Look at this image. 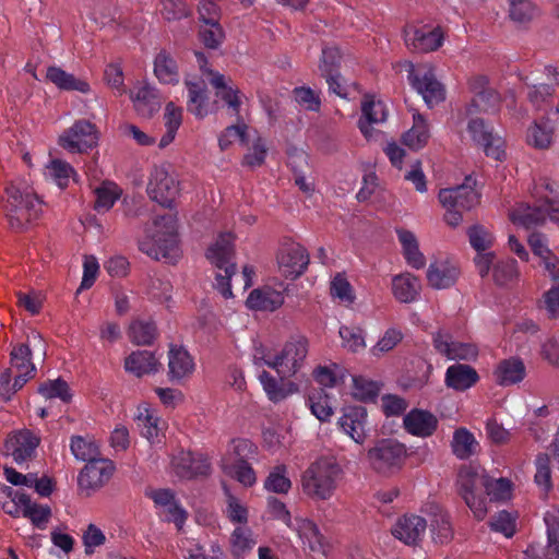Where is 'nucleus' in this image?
I'll use <instances>...</instances> for the list:
<instances>
[{
	"mask_svg": "<svg viewBox=\"0 0 559 559\" xmlns=\"http://www.w3.org/2000/svg\"><path fill=\"white\" fill-rule=\"evenodd\" d=\"M534 206L518 204L509 213V218L519 228L530 229L547 219L559 222V183L545 181L536 188Z\"/></svg>",
	"mask_w": 559,
	"mask_h": 559,
	"instance_id": "1",
	"label": "nucleus"
},
{
	"mask_svg": "<svg viewBox=\"0 0 559 559\" xmlns=\"http://www.w3.org/2000/svg\"><path fill=\"white\" fill-rule=\"evenodd\" d=\"M343 468L331 456H321L313 461L301 474V491L314 501L330 500L342 479Z\"/></svg>",
	"mask_w": 559,
	"mask_h": 559,
	"instance_id": "2",
	"label": "nucleus"
},
{
	"mask_svg": "<svg viewBox=\"0 0 559 559\" xmlns=\"http://www.w3.org/2000/svg\"><path fill=\"white\" fill-rule=\"evenodd\" d=\"M139 249L155 260L176 262L180 255L176 217L165 215L155 218L140 239Z\"/></svg>",
	"mask_w": 559,
	"mask_h": 559,
	"instance_id": "3",
	"label": "nucleus"
},
{
	"mask_svg": "<svg viewBox=\"0 0 559 559\" xmlns=\"http://www.w3.org/2000/svg\"><path fill=\"white\" fill-rule=\"evenodd\" d=\"M2 206L10 225L14 228L23 227L37 218L41 211L40 200L25 179H16L8 187Z\"/></svg>",
	"mask_w": 559,
	"mask_h": 559,
	"instance_id": "4",
	"label": "nucleus"
},
{
	"mask_svg": "<svg viewBox=\"0 0 559 559\" xmlns=\"http://www.w3.org/2000/svg\"><path fill=\"white\" fill-rule=\"evenodd\" d=\"M234 240L235 237L231 233H223L207 248L205 253L209 262L217 269L214 286L226 299L233 297L230 278L236 273Z\"/></svg>",
	"mask_w": 559,
	"mask_h": 559,
	"instance_id": "5",
	"label": "nucleus"
},
{
	"mask_svg": "<svg viewBox=\"0 0 559 559\" xmlns=\"http://www.w3.org/2000/svg\"><path fill=\"white\" fill-rule=\"evenodd\" d=\"M487 476L485 468L479 465L463 466L457 475L456 484L460 495L478 520L484 519L487 513L483 497Z\"/></svg>",
	"mask_w": 559,
	"mask_h": 559,
	"instance_id": "6",
	"label": "nucleus"
},
{
	"mask_svg": "<svg viewBox=\"0 0 559 559\" xmlns=\"http://www.w3.org/2000/svg\"><path fill=\"white\" fill-rule=\"evenodd\" d=\"M146 191L151 200L163 206L170 207L175 203L181 193V182L170 164L153 167Z\"/></svg>",
	"mask_w": 559,
	"mask_h": 559,
	"instance_id": "7",
	"label": "nucleus"
},
{
	"mask_svg": "<svg viewBox=\"0 0 559 559\" xmlns=\"http://www.w3.org/2000/svg\"><path fill=\"white\" fill-rule=\"evenodd\" d=\"M309 342L304 336L292 337L283 348L274 354L271 368L281 378H290L299 373L306 364Z\"/></svg>",
	"mask_w": 559,
	"mask_h": 559,
	"instance_id": "8",
	"label": "nucleus"
},
{
	"mask_svg": "<svg viewBox=\"0 0 559 559\" xmlns=\"http://www.w3.org/2000/svg\"><path fill=\"white\" fill-rule=\"evenodd\" d=\"M195 57L201 72L207 78L209 83L215 90L216 97L223 100L234 115H238L243 103V94L230 78L209 69L206 67V58L202 52L197 51Z\"/></svg>",
	"mask_w": 559,
	"mask_h": 559,
	"instance_id": "9",
	"label": "nucleus"
},
{
	"mask_svg": "<svg viewBox=\"0 0 559 559\" xmlns=\"http://www.w3.org/2000/svg\"><path fill=\"white\" fill-rule=\"evenodd\" d=\"M99 133L95 124L78 120L60 135L59 145L69 153H86L98 145Z\"/></svg>",
	"mask_w": 559,
	"mask_h": 559,
	"instance_id": "10",
	"label": "nucleus"
},
{
	"mask_svg": "<svg viewBox=\"0 0 559 559\" xmlns=\"http://www.w3.org/2000/svg\"><path fill=\"white\" fill-rule=\"evenodd\" d=\"M471 247L476 251L473 259L477 273L481 278L490 275L491 264L496 254L491 251L495 243L493 233L483 225H474L467 229Z\"/></svg>",
	"mask_w": 559,
	"mask_h": 559,
	"instance_id": "11",
	"label": "nucleus"
},
{
	"mask_svg": "<svg viewBox=\"0 0 559 559\" xmlns=\"http://www.w3.org/2000/svg\"><path fill=\"white\" fill-rule=\"evenodd\" d=\"M407 456L405 444L393 439L379 440L367 452L370 465L378 472H389L399 468Z\"/></svg>",
	"mask_w": 559,
	"mask_h": 559,
	"instance_id": "12",
	"label": "nucleus"
},
{
	"mask_svg": "<svg viewBox=\"0 0 559 559\" xmlns=\"http://www.w3.org/2000/svg\"><path fill=\"white\" fill-rule=\"evenodd\" d=\"M411 85L421 95L426 105L430 108L443 102L445 91L443 85L436 79L435 73L429 67L411 66L408 72Z\"/></svg>",
	"mask_w": 559,
	"mask_h": 559,
	"instance_id": "13",
	"label": "nucleus"
},
{
	"mask_svg": "<svg viewBox=\"0 0 559 559\" xmlns=\"http://www.w3.org/2000/svg\"><path fill=\"white\" fill-rule=\"evenodd\" d=\"M388 112V106L380 97L371 94L364 96L358 129L366 140L372 141L378 138L379 132L373 126L385 122Z\"/></svg>",
	"mask_w": 559,
	"mask_h": 559,
	"instance_id": "14",
	"label": "nucleus"
},
{
	"mask_svg": "<svg viewBox=\"0 0 559 559\" xmlns=\"http://www.w3.org/2000/svg\"><path fill=\"white\" fill-rule=\"evenodd\" d=\"M40 436L28 429L16 430L8 436L4 442V453L21 465L36 456L40 444Z\"/></svg>",
	"mask_w": 559,
	"mask_h": 559,
	"instance_id": "15",
	"label": "nucleus"
},
{
	"mask_svg": "<svg viewBox=\"0 0 559 559\" xmlns=\"http://www.w3.org/2000/svg\"><path fill=\"white\" fill-rule=\"evenodd\" d=\"M129 97L136 115L146 119L159 111L164 100L160 91L146 81L136 82L129 91Z\"/></svg>",
	"mask_w": 559,
	"mask_h": 559,
	"instance_id": "16",
	"label": "nucleus"
},
{
	"mask_svg": "<svg viewBox=\"0 0 559 559\" xmlns=\"http://www.w3.org/2000/svg\"><path fill=\"white\" fill-rule=\"evenodd\" d=\"M278 271L288 278L300 276L309 263L306 249L298 242L285 241L277 251Z\"/></svg>",
	"mask_w": 559,
	"mask_h": 559,
	"instance_id": "17",
	"label": "nucleus"
},
{
	"mask_svg": "<svg viewBox=\"0 0 559 559\" xmlns=\"http://www.w3.org/2000/svg\"><path fill=\"white\" fill-rule=\"evenodd\" d=\"M444 33L441 27L430 25H411L404 31V40L408 49L418 52L437 50L443 44Z\"/></svg>",
	"mask_w": 559,
	"mask_h": 559,
	"instance_id": "18",
	"label": "nucleus"
},
{
	"mask_svg": "<svg viewBox=\"0 0 559 559\" xmlns=\"http://www.w3.org/2000/svg\"><path fill=\"white\" fill-rule=\"evenodd\" d=\"M115 465L110 460L93 459L80 472L78 484L87 495L102 488L112 476Z\"/></svg>",
	"mask_w": 559,
	"mask_h": 559,
	"instance_id": "19",
	"label": "nucleus"
},
{
	"mask_svg": "<svg viewBox=\"0 0 559 559\" xmlns=\"http://www.w3.org/2000/svg\"><path fill=\"white\" fill-rule=\"evenodd\" d=\"M146 496L153 500L158 514L182 530L188 518L187 511L178 503L175 493L169 489H150Z\"/></svg>",
	"mask_w": 559,
	"mask_h": 559,
	"instance_id": "20",
	"label": "nucleus"
},
{
	"mask_svg": "<svg viewBox=\"0 0 559 559\" xmlns=\"http://www.w3.org/2000/svg\"><path fill=\"white\" fill-rule=\"evenodd\" d=\"M170 466L178 477L186 479L205 476L211 469L206 455L183 450L173 455Z\"/></svg>",
	"mask_w": 559,
	"mask_h": 559,
	"instance_id": "21",
	"label": "nucleus"
},
{
	"mask_svg": "<svg viewBox=\"0 0 559 559\" xmlns=\"http://www.w3.org/2000/svg\"><path fill=\"white\" fill-rule=\"evenodd\" d=\"M433 347L449 360H473L478 355L475 344L460 342L445 331H439L433 335Z\"/></svg>",
	"mask_w": 559,
	"mask_h": 559,
	"instance_id": "22",
	"label": "nucleus"
},
{
	"mask_svg": "<svg viewBox=\"0 0 559 559\" xmlns=\"http://www.w3.org/2000/svg\"><path fill=\"white\" fill-rule=\"evenodd\" d=\"M438 199L444 209L471 210L478 204L479 194L467 178L461 186L441 189Z\"/></svg>",
	"mask_w": 559,
	"mask_h": 559,
	"instance_id": "23",
	"label": "nucleus"
},
{
	"mask_svg": "<svg viewBox=\"0 0 559 559\" xmlns=\"http://www.w3.org/2000/svg\"><path fill=\"white\" fill-rule=\"evenodd\" d=\"M460 276L457 265L448 258H438L430 262L426 272L428 285L433 289H447L453 286Z\"/></svg>",
	"mask_w": 559,
	"mask_h": 559,
	"instance_id": "24",
	"label": "nucleus"
},
{
	"mask_svg": "<svg viewBox=\"0 0 559 559\" xmlns=\"http://www.w3.org/2000/svg\"><path fill=\"white\" fill-rule=\"evenodd\" d=\"M135 420L141 430V435L150 443L153 444L160 442V438L167 428V424L158 415L156 409L150 407L147 404L140 405L138 407Z\"/></svg>",
	"mask_w": 559,
	"mask_h": 559,
	"instance_id": "25",
	"label": "nucleus"
},
{
	"mask_svg": "<svg viewBox=\"0 0 559 559\" xmlns=\"http://www.w3.org/2000/svg\"><path fill=\"white\" fill-rule=\"evenodd\" d=\"M438 423L436 415L423 408H413L403 417V427L406 432L418 438L432 436L438 428Z\"/></svg>",
	"mask_w": 559,
	"mask_h": 559,
	"instance_id": "26",
	"label": "nucleus"
},
{
	"mask_svg": "<svg viewBox=\"0 0 559 559\" xmlns=\"http://www.w3.org/2000/svg\"><path fill=\"white\" fill-rule=\"evenodd\" d=\"M123 368L126 372L136 378H142L158 372L162 368V362L155 353L138 349L124 358Z\"/></svg>",
	"mask_w": 559,
	"mask_h": 559,
	"instance_id": "27",
	"label": "nucleus"
},
{
	"mask_svg": "<svg viewBox=\"0 0 559 559\" xmlns=\"http://www.w3.org/2000/svg\"><path fill=\"white\" fill-rule=\"evenodd\" d=\"M289 528L297 534L305 548L316 554L325 552L324 537L312 520L304 516H295Z\"/></svg>",
	"mask_w": 559,
	"mask_h": 559,
	"instance_id": "28",
	"label": "nucleus"
},
{
	"mask_svg": "<svg viewBox=\"0 0 559 559\" xmlns=\"http://www.w3.org/2000/svg\"><path fill=\"white\" fill-rule=\"evenodd\" d=\"M395 234L405 263L414 270L424 269L427 264V260L424 252L420 250L416 234L404 227L395 228Z\"/></svg>",
	"mask_w": 559,
	"mask_h": 559,
	"instance_id": "29",
	"label": "nucleus"
},
{
	"mask_svg": "<svg viewBox=\"0 0 559 559\" xmlns=\"http://www.w3.org/2000/svg\"><path fill=\"white\" fill-rule=\"evenodd\" d=\"M367 412L365 407L353 406L344 409L342 416L338 418V426L341 430L347 435L353 441L362 444L366 440V426Z\"/></svg>",
	"mask_w": 559,
	"mask_h": 559,
	"instance_id": "30",
	"label": "nucleus"
},
{
	"mask_svg": "<svg viewBox=\"0 0 559 559\" xmlns=\"http://www.w3.org/2000/svg\"><path fill=\"white\" fill-rule=\"evenodd\" d=\"M420 290L419 278L411 272L405 271L391 278V293L394 299L401 304L415 302L419 298Z\"/></svg>",
	"mask_w": 559,
	"mask_h": 559,
	"instance_id": "31",
	"label": "nucleus"
},
{
	"mask_svg": "<svg viewBox=\"0 0 559 559\" xmlns=\"http://www.w3.org/2000/svg\"><path fill=\"white\" fill-rule=\"evenodd\" d=\"M195 364L189 352L182 346L171 345L168 352V377L170 381L180 382L190 378Z\"/></svg>",
	"mask_w": 559,
	"mask_h": 559,
	"instance_id": "32",
	"label": "nucleus"
},
{
	"mask_svg": "<svg viewBox=\"0 0 559 559\" xmlns=\"http://www.w3.org/2000/svg\"><path fill=\"white\" fill-rule=\"evenodd\" d=\"M527 243L534 253L540 260L547 275L554 280H559V269L557 267L558 258L549 249L548 238L542 233H532L527 238Z\"/></svg>",
	"mask_w": 559,
	"mask_h": 559,
	"instance_id": "33",
	"label": "nucleus"
},
{
	"mask_svg": "<svg viewBox=\"0 0 559 559\" xmlns=\"http://www.w3.org/2000/svg\"><path fill=\"white\" fill-rule=\"evenodd\" d=\"M556 140V128L549 119L534 120L525 131V143L535 150H549Z\"/></svg>",
	"mask_w": 559,
	"mask_h": 559,
	"instance_id": "34",
	"label": "nucleus"
},
{
	"mask_svg": "<svg viewBox=\"0 0 559 559\" xmlns=\"http://www.w3.org/2000/svg\"><path fill=\"white\" fill-rule=\"evenodd\" d=\"M427 522L424 518L415 514L400 518L392 527V534L406 545H415L424 536Z\"/></svg>",
	"mask_w": 559,
	"mask_h": 559,
	"instance_id": "35",
	"label": "nucleus"
},
{
	"mask_svg": "<svg viewBox=\"0 0 559 559\" xmlns=\"http://www.w3.org/2000/svg\"><path fill=\"white\" fill-rule=\"evenodd\" d=\"M468 85L475 95L472 107L488 114L495 112L498 109L499 95L488 86L486 76L475 75L469 79Z\"/></svg>",
	"mask_w": 559,
	"mask_h": 559,
	"instance_id": "36",
	"label": "nucleus"
},
{
	"mask_svg": "<svg viewBox=\"0 0 559 559\" xmlns=\"http://www.w3.org/2000/svg\"><path fill=\"white\" fill-rule=\"evenodd\" d=\"M258 379L267 399L273 403H280L299 391L297 383L284 380L285 378L277 380L265 370L258 374Z\"/></svg>",
	"mask_w": 559,
	"mask_h": 559,
	"instance_id": "37",
	"label": "nucleus"
},
{
	"mask_svg": "<svg viewBox=\"0 0 559 559\" xmlns=\"http://www.w3.org/2000/svg\"><path fill=\"white\" fill-rule=\"evenodd\" d=\"M285 288L274 289L269 285L253 289L247 300L246 305L251 310L274 311L284 304Z\"/></svg>",
	"mask_w": 559,
	"mask_h": 559,
	"instance_id": "38",
	"label": "nucleus"
},
{
	"mask_svg": "<svg viewBox=\"0 0 559 559\" xmlns=\"http://www.w3.org/2000/svg\"><path fill=\"white\" fill-rule=\"evenodd\" d=\"M153 73L160 84L177 85L180 81L179 68L174 56L162 49L153 61Z\"/></svg>",
	"mask_w": 559,
	"mask_h": 559,
	"instance_id": "39",
	"label": "nucleus"
},
{
	"mask_svg": "<svg viewBox=\"0 0 559 559\" xmlns=\"http://www.w3.org/2000/svg\"><path fill=\"white\" fill-rule=\"evenodd\" d=\"M430 139V126L428 120L419 112L413 114L412 127L402 134L401 141L412 151L424 148Z\"/></svg>",
	"mask_w": 559,
	"mask_h": 559,
	"instance_id": "40",
	"label": "nucleus"
},
{
	"mask_svg": "<svg viewBox=\"0 0 559 559\" xmlns=\"http://www.w3.org/2000/svg\"><path fill=\"white\" fill-rule=\"evenodd\" d=\"M188 88V110L199 119H203L213 112V105L209 102L206 87L203 82L186 80Z\"/></svg>",
	"mask_w": 559,
	"mask_h": 559,
	"instance_id": "41",
	"label": "nucleus"
},
{
	"mask_svg": "<svg viewBox=\"0 0 559 559\" xmlns=\"http://www.w3.org/2000/svg\"><path fill=\"white\" fill-rule=\"evenodd\" d=\"M477 381L478 374L476 370L468 365L455 364L445 371L444 383L448 388L455 391H465Z\"/></svg>",
	"mask_w": 559,
	"mask_h": 559,
	"instance_id": "42",
	"label": "nucleus"
},
{
	"mask_svg": "<svg viewBox=\"0 0 559 559\" xmlns=\"http://www.w3.org/2000/svg\"><path fill=\"white\" fill-rule=\"evenodd\" d=\"M46 78L62 91H76L82 94L91 92V86L85 80L76 78L57 66H51L47 69Z\"/></svg>",
	"mask_w": 559,
	"mask_h": 559,
	"instance_id": "43",
	"label": "nucleus"
},
{
	"mask_svg": "<svg viewBox=\"0 0 559 559\" xmlns=\"http://www.w3.org/2000/svg\"><path fill=\"white\" fill-rule=\"evenodd\" d=\"M15 501L22 509V516L29 519L33 525L39 530L46 527L51 514L48 506L32 502L28 496L19 491L15 492Z\"/></svg>",
	"mask_w": 559,
	"mask_h": 559,
	"instance_id": "44",
	"label": "nucleus"
},
{
	"mask_svg": "<svg viewBox=\"0 0 559 559\" xmlns=\"http://www.w3.org/2000/svg\"><path fill=\"white\" fill-rule=\"evenodd\" d=\"M493 374L496 381L506 386L521 382L525 378L526 369L521 359L512 357L500 361Z\"/></svg>",
	"mask_w": 559,
	"mask_h": 559,
	"instance_id": "45",
	"label": "nucleus"
},
{
	"mask_svg": "<svg viewBox=\"0 0 559 559\" xmlns=\"http://www.w3.org/2000/svg\"><path fill=\"white\" fill-rule=\"evenodd\" d=\"M182 115L183 110L180 106H177L174 102H168L166 104L163 114L165 133L158 142V147L160 150L166 148L174 142L177 131L182 123Z\"/></svg>",
	"mask_w": 559,
	"mask_h": 559,
	"instance_id": "46",
	"label": "nucleus"
},
{
	"mask_svg": "<svg viewBox=\"0 0 559 559\" xmlns=\"http://www.w3.org/2000/svg\"><path fill=\"white\" fill-rule=\"evenodd\" d=\"M257 544L252 530L247 525H238L230 534L229 549L236 559H243Z\"/></svg>",
	"mask_w": 559,
	"mask_h": 559,
	"instance_id": "47",
	"label": "nucleus"
},
{
	"mask_svg": "<svg viewBox=\"0 0 559 559\" xmlns=\"http://www.w3.org/2000/svg\"><path fill=\"white\" fill-rule=\"evenodd\" d=\"M451 449L457 459L467 460L477 453L479 442L468 429L461 427L453 432Z\"/></svg>",
	"mask_w": 559,
	"mask_h": 559,
	"instance_id": "48",
	"label": "nucleus"
},
{
	"mask_svg": "<svg viewBox=\"0 0 559 559\" xmlns=\"http://www.w3.org/2000/svg\"><path fill=\"white\" fill-rule=\"evenodd\" d=\"M94 207L98 213L108 212L122 194L121 188L114 181H103L94 189Z\"/></svg>",
	"mask_w": 559,
	"mask_h": 559,
	"instance_id": "49",
	"label": "nucleus"
},
{
	"mask_svg": "<svg viewBox=\"0 0 559 559\" xmlns=\"http://www.w3.org/2000/svg\"><path fill=\"white\" fill-rule=\"evenodd\" d=\"M292 485L288 466L281 463L270 469L263 483V488L269 492L286 495L292 489Z\"/></svg>",
	"mask_w": 559,
	"mask_h": 559,
	"instance_id": "50",
	"label": "nucleus"
},
{
	"mask_svg": "<svg viewBox=\"0 0 559 559\" xmlns=\"http://www.w3.org/2000/svg\"><path fill=\"white\" fill-rule=\"evenodd\" d=\"M221 468L224 474L236 479L245 487H252L257 483V474L248 461L233 463L221 460Z\"/></svg>",
	"mask_w": 559,
	"mask_h": 559,
	"instance_id": "51",
	"label": "nucleus"
},
{
	"mask_svg": "<svg viewBox=\"0 0 559 559\" xmlns=\"http://www.w3.org/2000/svg\"><path fill=\"white\" fill-rule=\"evenodd\" d=\"M341 346L350 353H359L367 346L366 331L359 325H341L338 329Z\"/></svg>",
	"mask_w": 559,
	"mask_h": 559,
	"instance_id": "52",
	"label": "nucleus"
},
{
	"mask_svg": "<svg viewBox=\"0 0 559 559\" xmlns=\"http://www.w3.org/2000/svg\"><path fill=\"white\" fill-rule=\"evenodd\" d=\"M544 520L548 537L546 556L548 559H559V509L547 511Z\"/></svg>",
	"mask_w": 559,
	"mask_h": 559,
	"instance_id": "53",
	"label": "nucleus"
},
{
	"mask_svg": "<svg viewBox=\"0 0 559 559\" xmlns=\"http://www.w3.org/2000/svg\"><path fill=\"white\" fill-rule=\"evenodd\" d=\"M157 336V329L152 320H134L129 326V337L136 345H150Z\"/></svg>",
	"mask_w": 559,
	"mask_h": 559,
	"instance_id": "54",
	"label": "nucleus"
},
{
	"mask_svg": "<svg viewBox=\"0 0 559 559\" xmlns=\"http://www.w3.org/2000/svg\"><path fill=\"white\" fill-rule=\"evenodd\" d=\"M44 175L47 179L52 180L59 188H64L69 185L70 179L74 178L75 173L69 163L62 159H52L45 167Z\"/></svg>",
	"mask_w": 559,
	"mask_h": 559,
	"instance_id": "55",
	"label": "nucleus"
},
{
	"mask_svg": "<svg viewBox=\"0 0 559 559\" xmlns=\"http://www.w3.org/2000/svg\"><path fill=\"white\" fill-rule=\"evenodd\" d=\"M490 273L492 274V281L497 285H507L519 275L518 262L514 259L497 260L496 257L491 264Z\"/></svg>",
	"mask_w": 559,
	"mask_h": 559,
	"instance_id": "56",
	"label": "nucleus"
},
{
	"mask_svg": "<svg viewBox=\"0 0 559 559\" xmlns=\"http://www.w3.org/2000/svg\"><path fill=\"white\" fill-rule=\"evenodd\" d=\"M403 337L404 334L401 329L391 326L382 333L377 343L370 348V354L373 357L380 358L393 350L402 342Z\"/></svg>",
	"mask_w": 559,
	"mask_h": 559,
	"instance_id": "57",
	"label": "nucleus"
},
{
	"mask_svg": "<svg viewBox=\"0 0 559 559\" xmlns=\"http://www.w3.org/2000/svg\"><path fill=\"white\" fill-rule=\"evenodd\" d=\"M380 392V383L361 376L352 377V395L361 402L373 401Z\"/></svg>",
	"mask_w": 559,
	"mask_h": 559,
	"instance_id": "58",
	"label": "nucleus"
},
{
	"mask_svg": "<svg viewBox=\"0 0 559 559\" xmlns=\"http://www.w3.org/2000/svg\"><path fill=\"white\" fill-rule=\"evenodd\" d=\"M330 293L344 306H350L356 299L355 292L343 273L335 274L330 283Z\"/></svg>",
	"mask_w": 559,
	"mask_h": 559,
	"instance_id": "59",
	"label": "nucleus"
},
{
	"mask_svg": "<svg viewBox=\"0 0 559 559\" xmlns=\"http://www.w3.org/2000/svg\"><path fill=\"white\" fill-rule=\"evenodd\" d=\"M226 506L224 514L234 524L246 525L249 518L247 506L228 489H225Z\"/></svg>",
	"mask_w": 559,
	"mask_h": 559,
	"instance_id": "60",
	"label": "nucleus"
},
{
	"mask_svg": "<svg viewBox=\"0 0 559 559\" xmlns=\"http://www.w3.org/2000/svg\"><path fill=\"white\" fill-rule=\"evenodd\" d=\"M257 453V447L248 439H235L228 445L226 454L222 460L228 462H241L247 461Z\"/></svg>",
	"mask_w": 559,
	"mask_h": 559,
	"instance_id": "61",
	"label": "nucleus"
},
{
	"mask_svg": "<svg viewBox=\"0 0 559 559\" xmlns=\"http://www.w3.org/2000/svg\"><path fill=\"white\" fill-rule=\"evenodd\" d=\"M509 16L518 24H526L534 20L537 15L536 7L531 0H508Z\"/></svg>",
	"mask_w": 559,
	"mask_h": 559,
	"instance_id": "62",
	"label": "nucleus"
},
{
	"mask_svg": "<svg viewBox=\"0 0 559 559\" xmlns=\"http://www.w3.org/2000/svg\"><path fill=\"white\" fill-rule=\"evenodd\" d=\"M70 450L76 460L83 462H88L99 454L97 444L81 436L71 438Z\"/></svg>",
	"mask_w": 559,
	"mask_h": 559,
	"instance_id": "63",
	"label": "nucleus"
},
{
	"mask_svg": "<svg viewBox=\"0 0 559 559\" xmlns=\"http://www.w3.org/2000/svg\"><path fill=\"white\" fill-rule=\"evenodd\" d=\"M32 352L29 344H20L12 348L10 353V361L12 367L17 371H25L26 373H35L36 368L32 362Z\"/></svg>",
	"mask_w": 559,
	"mask_h": 559,
	"instance_id": "64",
	"label": "nucleus"
}]
</instances>
